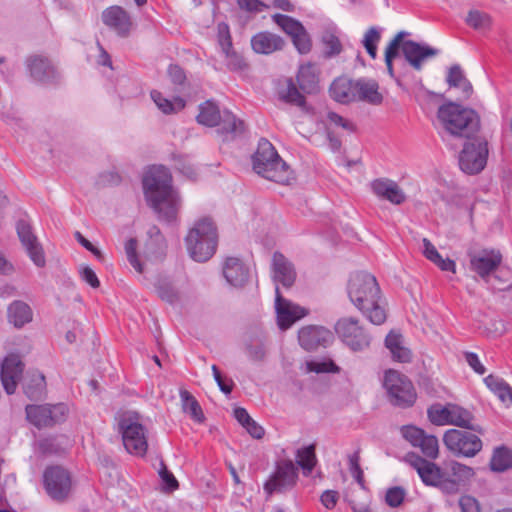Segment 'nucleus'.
I'll return each mask as SVG.
<instances>
[{"label":"nucleus","instance_id":"28","mask_svg":"<svg viewBox=\"0 0 512 512\" xmlns=\"http://www.w3.org/2000/svg\"><path fill=\"white\" fill-rule=\"evenodd\" d=\"M329 93L332 99L341 104L355 102V80L337 78L332 82Z\"/></svg>","mask_w":512,"mask_h":512},{"label":"nucleus","instance_id":"56","mask_svg":"<svg viewBox=\"0 0 512 512\" xmlns=\"http://www.w3.org/2000/svg\"><path fill=\"white\" fill-rule=\"evenodd\" d=\"M218 43L223 54L234 50L229 28L226 24L222 23L218 26Z\"/></svg>","mask_w":512,"mask_h":512},{"label":"nucleus","instance_id":"7","mask_svg":"<svg viewBox=\"0 0 512 512\" xmlns=\"http://www.w3.org/2000/svg\"><path fill=\"white\" fill-rule=\"evenodd\" d=\"M139 419L137 413L124 414L119 421V430L127 452L136 456H144L147 452L148 443L146 429Z\"/></svg>","mask_w":512,"mask_h":512},{"label":"nucleus","instance_id":"6","mask_svg":"<svg viewBox=\"0 0 512 512\" xmlns=\"http://www.w3.org/2000/svg\"><path fill=\"white\" fill-rule=\"evenodd\" d=\"M383 385L393 406L409 408L416 402L415 387L407 376L395 370H388L385 372Z\"/></svg>","mask_w":512,"mask_h":512},{"label":"nucleus","instance_id":"55","mask_svg":"<svg viewBox=\"0 0 512 512\" xmlns=\"http://www.w3.org/2000/svg\"><path fill=\"white\" fill-rule=\"evenodd\" d=\"M171 82L177 86V90L181 91L186 83V74L184 70L175 64H171L167 70Z\"/></svg>","mask_w":512,"mask_h":512},{"label":"nucleus","instance_id":"20","mask_svg":"<svg viewBox=\"0 0 512 512\" xmlns=\"http://www.w3.org/2000/svg\"><path fill=\"white\" fill-rule=\"evenodd\" d=\"M333 339L332 332L322 326L309 325L302 327L298 332L299 344L307 351H313L319 347H327L332 343Z\"/></svg>","mask_w":512,"mask_h":512},{"label":"nucleus","instance_id":"16","mask_svg":"<svg viewBox=\"0 0 512 512\" xmlns=\"http://www.w3.org/2000/svg\"><path fill=\"white\" fill-rule=\"evenodd\" d=\"M16 231L22 246L32 262L37 267H44L46 264L45 254L30 223L24 219L18 220L16 223Z\"/></svg>","mask_w":512,"mask_h":512},{"label":"nucleus","instance_id":"30","mask_svg":"<svg viewBox=\"0 0 512 512\" xmlns=\"http://www.w3.org/2000/svg\"><path fill=\"white\" fill-rule=\"evenodd\" d=\"M300 90L305 94H314L319 91V78L315 66L311 63L301 65L297 76Z\"/></svg>","mask_w":512,"mask_h":512},{"label":"nucleus","instance_id":"23","mask_svg":"<svg viewBox=\"0 0 512 512\" xmlns=\"http://www.w3.org/2000/svg\"><path fill=\"white\" fill-rule=\"evenodd\" d=\"M102 21L121 37H127L133 26L129 13L117 5L110 6L102 12Z\"/></svg>","mask_w":512,"mask_h":512},{"label":"nucleus","instance_id":"15","mask_svg":"<svg viewBox=\"0 0 512 512\" xmlns=\"http://www.w3.org/2000/svg\"><path fill=\"white\" fill-rule=\"evenodd\" d=\"M275 311L277 325L281 330L289 329L296 321L308 314L305 308L284 298L278 286L275 287Z\"/></svg>","mask_w":512,"mask_h":512},{"label":"nucleus","instance_id":"60","mask_svg":"<svg viewBox=\"0 0 512 512\" xmlns=\"http://www.w3.org/2000/svg\"><path fill=\"white\" fill-rule=\"evenodd\" d=\"M465 75L461 67L457 64L450 67L446 81L450 87H458V85L465 79Z\"/></svg>","mask_w":512,"mask_h":512},{"label":"nucleus","instance_id":"33","mask_svg":"<svg viewBox=\"0 0 512 512\" xmlns=\"http://www.w3.org/2000/svg\"><path fill=\"white\" fill-rule=\"evenodd\" d=\"M32 315L30 306L23 301H14L8 307V320L17 328L31 322Z\"/></svg>","mask_w":512,"mask_h":512},{"label":"nucleus","instance_id":"57","mask_svg":"<svg viewBox=\"0 0 512 512\" xmlns=\"http://www.w3.org/2000/svg\"><path fill=\"white\" fill-rule=\"evenodd\" d=\"M405 498V490L402 487L396 486L389 488L386 492L385 501L390 507H399Z\"/></svg>","mask_w":512,"mask_h":512},{"label":"nucleus","instance_id":"8","mask_svg":"<svg viewBox=\"0 0 512 512\" xmlns=\"http://www.w3.org/2000/svg\"><path fill=\"white\" fill-rule=\"evenodd\" d=\"M347 289L351 302L359 310H364L367 304H373L376 298H380V288L376 278L366 272H356L351 275Z\"/></svg>","mask_w":512,"mask_h":512},{"label":"nucleus","instance_id":"38","mask_svg":"<svg viewBox=\"0 0 512 512\" xmlns=\"http://www.w3.org/2000/svg\"><path fill=\"white\" fill-rule=\"evenodd\" d=\"M180 398L182 402L183 411L185 413H188L194 421L199 423L203 422L205 417L195 397L187 390H181Z\"/></svg>","mask_w":512,"mask_h":512},{"label":"nucleus","instance_id":"44","mask_svg":"<svg viewBox=\"0 0 512 512\" xmlns=\"http://www.w3.org/2000/svg\"><path fill=\"white\" fill-rule=\"evenodd\" d=\"M297 464L303 469L304 475H309L315 467V445H309L297 451Z\"/></svg>","mask_w":512,"mask_h":512},{"label":"nucleus","instance_id":"51","mask_svg":"<svg viewBox=\"0 0 512 512\" xmlns=\"http://www.w3.org/2000/svg\"><path fill=\"white\" fill-rule=\"evenodd\" d=\"M349 471L355 481L361 486V488H365V480L364 473L360 467V456L359 452L356 451L353 454L349 455Z\"/></svg>","mask_w":512,"mask_h":512},{"label":"nucleus","instance_id":"40","mask_svg":"<svg viewBox=\"0 0 512 512\" xmlns=\"http://www.w3.org/2000/svg\"><path fill=\"white\" fill-rule=\"evenodd\" d=\"M405 31L398 32L394 38L389 42L385 50V64L388 74L394 77L393 60L398 57L402 39L407 36Z\"/></svg>","mask_w":512,"mask_h":512},{"label":"nucleus","instance_id":"42","mask_svg":"<svg viewBox=\"0 0 512 512\" xmlns=\"http://www.w3.org/2000/svg\"><path fill=\"white\" fill-rule=\"evenodd\" d=\"M151 98L157 105V107L165 114L174 113L185 107V101L181 97H176L174 101L163 97L159 91H152Z\"/></svg>","mask_w":512,"mask_h":512},{"label":"nucleus","instance_id":"19","mask_svg":"<svg viewBox=\"0 0 512 512\" xmlns=\"http://www.w3.org/2000/svg\"><path fill=\"white\" fill-rule=\"evenodd\" d=\"M30 77L41 84H51L57 81L59 73L51 61L42 55H31L26 61Z\"/></svg>","mask_w":512,"mask_h":512},{"label":"nucleus","instance_id":"58","mask_svg":"<svg viewBox=\"0 0 512 512\" xmlns=\"http://www.w3.org/2000/svg\"><path fill=\"white\" fill-rule=\"evenodd\" d=\"M292 41L301 54H306L311 50V40L305 28H303L301 32H298L297 35H294Z\"/></svg>","mask_w":512,"mask_h":512},{"label":"nucleus","instance_id":"2","mask_svg":"<svg viewBox=\"0 0 512 512\" xmlns=\"http://www.w3.org/2000/svg\"><path fill=\"white\" fill-rule=\"evenodd\" d=\"M143 190L148 204L167 222L175 220L179 208L172 176L164 166L151 167L143 177Z\"/></svg>","mask_w":512,"mask_h":512},{"label":"nucleus","instance_id":"59","mask_svg":"<svg viewBox=\"0 0 512 512\" xmlns=\"http://www.w3.org/2000/svg\"><path fill=\"white\" fill-rule=\"evenodd\" d=\"M327 118L334 125L339 126L349 132L356 131V125L352 121L343 118L336 112H328Z\"/></svg>","mask_w":512,"mask_h":512},{"label":"nucleus","instance_id":"48","mask_svg":"<svg viewBox=\"0 0 512 512\" xmlns=\"http://www.w3.org/2000/svg\"><path fill=\"white\" fill-rule=\"evenodd\" d=\"M367 318L376 325H381L386 320V312L379 305V298H376L373 304H367L364 310H361Z\"/></svg>","mask_w":512,"mask_h":512},{"label":"nucleus","instance_id":"47","mask_svg":"<svg viewBox=\"0 0 512 512\" xmlns=\"http://www.w3.org/2000/svg\"><path fill=\"white\" fill-rule=\"evenodd\" d=\"M417 447L427 458L436 459L439 455L438 439L434 435L424 433Z\"/></svg>","mask_w":512,"mask_h":512},{"label":"nucleus","instance_id":"26","mask_svg":"<svg viewBox=\"0 0 512 512\" xmlns=\"http://www.w3.org/2000/svg\"><path fill=\"white\" fill-rule=\"evenodd\" d=\"M285 41L279 35L262 31L251 38V46L257 54L269 55L284 48Z\"/></svg>","mask_w":512,"mask_h":512},{"label":"nucleus","instance_id":"13","mask_svg":"<svg viewBox=\"0 0 512 512\" xmlns=\"http://www.w3.org/2000/svg\"><path fill=\"white\" fill-rule=\"evenodd\" d=\"M470 270L475 272L480 278L488 281L501 265L503 256L500 250L495 248H483L478 251H468Z\"/></svg>","mask_w":512,"mask_h":512},{"label":"nucleus","instance_id":"39","mask_svg":"<svg viewBox=\"0 0 512 512\" xmlns=\"http://www.w3.org/2000/svg\"><path fill=\"white\" fill-rule=\"evenodd\" d=\"M512 467V451L506 447H499L494 450L490 468L496 472H504Z\"/></svg>","mask_w":512,"mask_h":512},{"label":"nucleus","instance_id":"61","mask_svg":"<svg viewBox=\"0 0 512 512\" xmlns=\"http://www.w3.org/2000/svg\"><path fill=\"white\" fill-rule=\"evenodd\" d=\"M461 512H480L479 502L472 496L464 495L459 499Z\"/></svg>","mask_w":512,"mask_h":512},{"label":"nucleus","instance_id":"11","mask_svg":"<svg viewBox=\"0 0 512 512\" xmlns=\"http://www.w3.org/2000/svg\"><path fill=\"white\" fill-rule=\"evenodd\" d=\"M68 407L63 404L27 405L25 408L27 420L37 428L51 427L65 421Z\"/></svg>","mask_w":512,"mask_h":512},{"label":"nucleus","instance_id":"62","mask_svg":"<svg viewBox=\"0 0 512 512\" xmlns=\"http://www.w3.org/2000/svg\"><path fill=\"white\" fill-rule=\"evenodd\" d=\"M212 372L220 390L225 394H230L234 385L233 381L231 379L224 380L216 365L212 366Z\"/></svg>","mask_w":512,"mask_h":512},{"label":"nucleus","instance_id":"45","mask_svg":"<svg viewBox=\"0 0 512 512\" xmlns=\"http://www.w3.org/2000/svg\"><path fill=\"white\" fill-rule=\"evenodd\" d=\"M466 23L475 30H487L492 25V18L485 12L470 10L466 17Z\"/></svg>","mask_w":512,"mask_h":512},{"label":"nucleus","instance_id":"29","mask_svg":"<svg viewBox=\"0 0 512 512\" xmlns=\"http://www.w3.org/2000/svg\"><path fill=\"white\" fill-rule=\"evenodd\" d=\"M448 425L471 430L481 435L484 434V429L480 425L474 424L473 414L469 410L453 403Z\"/></svg>","mask_w":512,"mask_h":512},{"label":"nucleus","instance_id":"36","mask_svg":"<svg viewBox=\"0 0 512 512\" xmlns=\"http://www.w3.org/2000/svg\"><path fill=\"white\" fill-rule=\"evenodd\" d=\"M45 387V376L42 373L34 372L26 379L23 389L28 398L38 399L43 394Z\"/></svg>","mask_w":512,"mask_h":512},{"label":"nucleus","instance_id":"63","mask_svg":"<svg viewBox=\"0 0 512 512\" xmlns=\"http://www.w3.org/2000/svg\"><path fill=\"white\" fill-rule=\"evenodd\" d=\"M464 357L468 365L479 375H483L486 372V368L480 362L479 357L476 353L465 352Z\"/></svg>","mask_w":512,"mask_h":512},{"label":"nucleus","instance_id":"43","mask_svg":"<svg viewBox=\"0 0 512 512\" xmlns=\"http://www.w3.org/2000/svg\"><path fill=\"white\" fill-rule=\"evenodd\" d=\"M324 45V54L327 58L339 55L342 52V44L335 29H326L321 37Z\"/></svg>","mask_w":512,"mask_h":512},{"label":"nucleus","instance_id":"24","mask_svg":"<svg viewBox=\"0 0 512 512\" xmlns=\"http://www.w3.org/2000/svg\"><path fill=\"white\" fill-rule=\"evenodd\" d=\"M371 189L377 197L395 205H400L406 200L405 193L399 185L387 178H379L372 181Z\"/></svg>","mask_w":512,"mask_h":512},{"label":"nucleus","instance_id":"10","mask_svg":"<svg viewBox=\"0 0 512 512\" xmlns=\"http://www.w3.org/2000/svg\"><path fill=\"white\" fill-rule=\"evenodd\" d=\"M338 337L353 351H361L370 345V336L353 317L340 318L335 324Z\"/></svg>","mask_w":512,"mask_h":512},{"label":"nucleus","instance_id":"17","mask_svg":"<svg viewBox=\"0 0 512 512\" xmlns=\"http://www.w3.org/2000/svg\"><path fill=\"white\" fill-rule=\"evenodd\" d=\"M297 479V469L291 461L278 464L275 473L264 484V490L268 496L273 493H282L291 489Z\"/></svg>","mask_w":512,"mask_h":512},{"label":"nucleus","instance_id":"31","mask_svg":"<svg viewBox=\"0 0 512 512\" xmlns=\"http://www.w3.org/2000/svg\"><path fill=\"white\" fill-rule=\"evenodd\" d=\"M278 94L279 99L283 102L297 106L302 110H307L305 93H303L300 88H297L292 78L285 80V87L281 88Z\"/></svg>","mask_w":512,"mask_h":512},{"label":"nucleus","instance_id":"27","mask_svg":"<svg viewBox=\"0 0 512 512\" xmlns=\"http://www.w3.org/2000/svg\"><path fill=\"white\" fill-rule=\"evenodd\" d=\"M355 94V102L362 101L371 105H380L383 102L379 85L373 79L360 78L355 80Z\"/></svg>","mask_w":512,"mask_h":512},{"label":"nucleus","instance_id":"25","mask_svg":"<svg viewBox=\"0 0 512 512\" xmlns=\"http://www.w3.org/2000/svg\"><path fill=\"white\" fill-rule=\"evenodd\" d=\"M222 273L227 283L234 287L244 286L249 279V269L237 257H228L223 263Z\"/></svg>","mask_w":512,"mask_h":512},{"label":"nucleus","instance_id":"50","mask_svg":"<svg viewBox=\"0 0 512 512\" xmlns=\"http://www.w3.org/2000/svg\"><path fill=\"white\" fill-rule=\"evenodd\" d=\"M224 55L225 65L229 71L242 72L248 68V63L245 61L244 57L235 50L225 53Z\"/></svg>","mask_w":512,"mask_h":512},{"label":"nucleus","instance_id":"14","mask_svg":"<svg viewBox=\"0 0 512 512\" xmlns=\"http://www.w3.org/2000/svg\"><path fill=\"white\" fill-rule=\"evenodd\" d=\"M43 484L47 494L54 500L66 499L72 488L70 473L61 466H49L43 473Z\"/></svg>","mask_w":512,"mask_h":512},{"label":"nucleus","instance_id":"49","mask_svg":"<svg viewBox=\"0 0 512 512\" xmlns=\"http://www.w3.org/2000/svg\"><path fill=\"white\" fill-rule=\"evenodd\" d=\"M381 39V34L376 27H371L367 30L362 41L367 53L372 59L377 56V44Z\"/></svg>","mask_w":512,"mask_h":512},{"label":"nucleus","instance_id":"1","mask_svg":"<svg viewBox=\"0 0 512 512\" xmlns=\"http://www.w3.org/2000/svg\"><path fill=\"white\" fill-rule=\"evenodd\" d=\"M412 467L426 486L436 487L445 494H457L475 475L474 469L457 461L439 466L420 456L411 455Z\"/></svg>","mask_w":512,"mask_h":512},{"label":"nucleus","instance_id":"4","mask_svg":"<svg viewBox=\"0 0 512 512\" xmlns=\"http://www.w3.org/2000/svg\"><path fill=\"white\" fill-rule=\"evenodd\" d=\"M253 169L262 177L279 184H289L293 179L290 167L267 139H261L258 143L253 156Z\"/></svg>","mask_w":512,"mask_h":512},{"label":"nucleus","instance_id":"32","mask_svg":"<svg viewBox=\"0 0 512 512\" xmlns=\"http://www.w3.org/2000/svg\"><path fill=\"white\" fill-rule=\"evenodd\" d=\"M219 125L217 132L223 135L224 139H232L244 132V122L227 110L223 111Z\"/></svg>","mask_w":512,"mask_h":512},{"label":"nucleus","instance_id":"34","mask_svg":"<svg viewBox=\"0 0 512 512\" xmlns=\"http://www.w3.org/2000/svg\"><path fill=\"white\" fill-rule=\"evenodd\" d=\"M155 290L158 297L169 304H176L181 300L180 292L168 278H158Z\"/></svg>","mask_w":512,"mask_h":512},{"label":"nucleus","instance_id":"18","mask_svg":"<svg viewBox=\"0 0 512 512\" xmlns=\"http://www.w3.org/2000/svg\"><path fill=\"white\" fill-rule=\"evenodd\" d=\"M400 50L409 65L417 71L422 69L424 62L439 54L436 48L413 40H404V38L401 41Z\"/></svg>","mask_w":512,"mask_h":512},{"label":"nucleus","instance_id":"12","mask_svg":"<svg viewBox=\"0 0 512 512\" xmlns=\"http://www.w3.org/2000/svg\"><path fill=\"white\" fill-rule=\"evenodd\" d=\"M488 158V144L485 140L465 143L460 156L461 170L470 175L480 173L486 166Z\"/></svg>","mask_w":512,"mask_h":512},{"label":"nucleus","instance_id":"22","mask_svg":"<svg viewBox=\"0 0 512 512\" xmlns=\"http://www.w3.org/2000/svg\"><path fill=\"white\" fill-rule=\"evenodd\" d=\"M271 268L275 287L281 284L289 289L294 285L297 277L295 267L282 253L274 252Z\"/></svg>","mask_w":512,"mask_h":512},{"label":"nucleus","instance_id":"41","mask_svg":"<svg viewBox=\"0 0 512 512\" xmlns=\"http://www.w3.org/2000/svg\"><path fill=\"white\" fill-rule=\"evenodd\" d=\"M452 403H447L446 405H442L440 403H436L431 405L427 410V416L429 421L437 426L448 425V420L450 418Z\"/></svg>","mask_w":512,"mask_h":512},{"label":"nucleus","instance_id":"52","mask_svg":"<svg viewBox=\"0 0 512 512\" xmlns=\"http://www.w3.org/2000/svg\"><path fill=\"white\" fill-rule=\"evenodd\" d=\"M137 240L134 238L129 239L125 244V252L128 262L138 273H143V265L137 256Z\"/></svg>","mask_w":512,"mask_h":512},{"label":"nucleus","instance_id":"64","mask_svg":"<svg viewBox=\"0 0 512 512\" xmlns=\"http://www.w3.org/2000/svg\"><path fill=\"white\" fill-rule=\"evenodd\" d=\"M339 499V493L335 490H326L322 493L320 501L326 509H333Z\"/></svg>","mask_w":512,"mask_h":512},{"label":"nucleus","instance_id":"54","mask_svg":"<svg viewBox=\"0 0 512 512\" xmlns=\"http://www.w3.org/2000/svg\"><path fill=\"white\" fill-rule=\"evenodd\" d=\"M402 437L407 440L412 446L417 447L425 433L424 430L414 425H404L400 429Z\"/></svg>","mask_w":512,"mask_h":512},{"label":"nucleus","instance_id":"21","mask_svg":"<svg viewBox=\"0 0 512 512\" xmlns=\"http://www.w3.org/2000/svg\"><path fill=\"white\" fill-rule=\"evenodd\" d=\"M24 370V364L18 354L7 355L1 364V381L7 394L15 392Z\"/></svg>","mask_w":512,"mask_h":512},{"label":"nucleus","instance_id":"35","mask_svg":"<svg viewBox=\"0 0 512 512\" xmlns=\"http://www.w3.org/2000/svg\"><path fill=\"white\" fill-rule=\"evenodd\" d=\"M199 108L200 112L197 115L198 123L208 127H215L219 125L222 114L215 103L208 100L201 104Z\"/></svg>","mask_w":512,"mask_h":512},{"label":"nucleus","instance_id":"46","mask_svg":"<svg viewBox=\"0 0 512 512\" xmlns=\"http://www.w3.org/2000/svg\"><path fill=\"white\" fill-rule=\"evenodd\" d=\"M272 19L285 33L290 35L291 38L304 28L299 21L287 15L274 14Z\"/></svg>","mask_w":512,"mask_h":512},{"label":"nucleus","instance_id":"3","mask_svg":"<svg viewBox=\"0 0 512 512\" xmlns=\"http://www.w3.org/2000/svg\"><path fill=\"white\" fill-rule=\"evenodd\" d=\"M437 118L444 132L455 138L471 139L481 127L475 110L452 101L438 108Z\"/></svg>","mask_w":512,"mask_h":512},{"label":"nucleus","instance_id":"5","mask_svg":"<svg viewBox=\"0 0 512 512\" xmlns=\"http://www.w3.org/2000/svg\"><path fill=\"white\" fill-rule=\"evenodd\" d=\"M218 243L217 229L209 218L195 222L185 237L190 257L197 262L209 260L216 252Z\"/></svg>","mask_w":512,"mask_h":512},{"label":"nucleus","instance_id":"37","mask_svg":"<svg viewBox=\"0 0 512 512\" xmlns=\"http://www.w3.org/2000/svg\"><path fill=\"white\" fill-rule=\"evenodd\" d=\"M484 383L501 401L504 402L508 399L512 402V388L503 379L488 375L484 378Z\"/></svg>","mask_w":512,"mask_h":512},{"label":"nucleus","instance_id":"53","mask_svg":"<svg viewBox=\"0 0 512 512\" xmlns=\"http://www.w3.org/2000/svg\"><path fill=\"white\" fill-rule=\"evenodd\" d=\"M307 369L315 373H337L339 367L332 360L307 362Z\"/></svg>","mask_w":512,"mask_h":512},{"label":"nucleus","instance_id":"9","mask_svg":"<svg viewBox=\"0 0 512 512\" xmlns=\"http://www.w3.org/2000/svg\"><path fill=\"white\" fill-rule=\"evenodd\" d=\"M471 430L449 429L443 435L445 447L457 457L472 458L483 447L480 437Z\"/></svg>","mask_w":512,"mask_h":512}]
</instances>
